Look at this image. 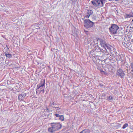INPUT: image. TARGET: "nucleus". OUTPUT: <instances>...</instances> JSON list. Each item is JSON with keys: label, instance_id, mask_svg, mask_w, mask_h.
<instances>
[{"label": "nucleus", "instance_id": "nucleus-1", "mask_svg": "<svg viewBox=\"0 0 133 133\" xmlns=\"http://www.w3.org/2000/svg\"><path fill=\"white\" fill-rule=\"evenodd\" d=\"M107 1V0H94L91 2L94 6L99 8L103 7Z\"/></svg>", "mask_w": 133, "mask_h": 133}, {"label": "nucleus", "instance_id": "nucleus-25", "mask_svg": "<svg viewBox=\"0 0 133 133\" xmlns=\"http://www.w3.org/2000/svg\"><path fill=\"white\" fill-rule=\"evenodd\" d=\"M55 115L57 117H58V114H55Z\"/></svg>", "mask_w": 133, "mask_h": 133}, {"label": "nucleus", "instance_id": "nucleus-17", "mask_svg": "<svg viewBox=\"0 0 133 133\" xmlns=\"http://www.w3.org/2000/svg\"><path fill=\"white\" fill-rule=\"evenodd\" d=\"M5 56H6V57L9 58H11V57H12L11 55L10 54H5Z\"/></svg>", "mask_w": 133, "mask_h": 133}, {"label": "nucleus", "instance_id": "nucleus-27", "mask_svg": "<svg viewBox=\"0 0 133 133\" xmlns=\"http://www.w3.org/2000/svg\"><path fill=\"white\" fill-rule=\"evenodd\" d=\"M127 72H128V70L127 69Z\"/></svg>", "mask_w": 133, "mask_h": 133}, {"label": "nucleus", "instance_id": "nucleus-28", "mask_svg": "<svg viewBox=\"0 0 133 133\" xmlns=\"http://www.w3.org/2000/svg\"><path fill=\"white\" fill-rule=\"evenodd\" d=\"M36 25H38V24H36Z\"/></svg>", "mask_w": 133, "mask_h": 133}, {"label": "nucleus", "instance_id": "nucleus-22", "mask_svg": "<svg viewBox=\"0 0 133 133\" xmlns=\"http://www.w3.org/2000/svg\"><path fill=\"white\" fill-rule=\"evenodd\" d=\"M84 31L85 32V34H87L88 35V32L87 31L85 30V29L84 30Z\"/></svg>", "mask_w": 133, "mask_h": 133}, {"label": "nucleus", "instance_id": "nucleus-18", "mask_svg": "<svg viewBox=\"0 0 133 133\" xmlns=\"http://www.w3.org/2000/svg\"><path fill=\"white\" fill-rule=\"evenodd\" d=\"M128 125V124L127 123H125V124L122 127V128L123 129H125Z\"/></svg>", "mask_w": 133, "mask_h": 133}, {"label": "nucleus", "instance_id": "nucleus-15", "mask_svg": "<svg viewBox=\"0 0 133 133\" xmlns=\"http://www.w3.org/2000/svg\"><path fill=\"white\" fill-rule=\"evenodd\" d=\"M59 119L61 121H63L64 120V117L63 115H59Z\"/></svg>", "mask_w": 133, "mask_h": 133}, {"label": "nucleus", "instance_id": "nucleus-12", "mask_svg": "<svg viewBox=\"0 0 133 133\" xmlns=\"http://www.w3.org/2000/svg\"><path fill=\"white\" fill-rule=\"evenodd\" d=\"M106 48H107V49L109 50L111 49L110 45L108 44H106L105 45V47L104 48V49H105L106 50H107L106 49Z\"/></svg>", "mask_w": 133, "mask_h": 133}, {"label": "nucleus", "instance_id": "nucleus-26", "mask_svg": "<svg viewBox=\"0 0 133 133\" xmlns=\"http://www.w3.org/2000/svg\"><path fill=\"white\" fill-rule=\"evenodd\" d=\"M115 1H119V0H115Z\"/></svg>", "mask_w": 133, "mask_h": 133}, {"label": "nucleus", "instance_id": "nucleus-6", "mask_svg": "<svg viewBox=\"0 0 133 133\" xmlns=\"http://www.w3.org/2000/svg\"><path fill=\"white\" fill-rule=\"evenodd\" d=\"M117 74L121 77L123 78L124 77L125 75V73L122 69L120 68L117 70Z\"/></svg>", "mask_w": 133, "mask_h": 133}, {"label": "nucleus", "instance_id": "nucleus-8", "mask_svg": "<svg viewBox=\"0 0 133 133\" xmlns=\"http://www.w3.org/2000/svg\"><path fill=\"white\" fill-rule=\"evenodd\" d=\"M26 96L25 93L23 92L21 94L18 95V98L20 101H22Z\"/></svg>", "mask_w": 133, "mask_h": 133}, {"label": "nucleus", "instance_id": "nucleus-4", "mask_svg": "<svg viewBox=\"0 0 133 133\" xmlns=\"http://www.w3.org/2000/svg\"><path fill=\"white\" fill-rule=\"evenodd\" d=\"M111 26L109 28V29L111 34H117V30L119 27L118 26L115 24H111Z\"/></svg>", "mask_w": 133, "mask_h": 133}, {"label": "nucleus", "instance_id": "nucleus-14", "mask_svg": "<svg viewBox=\"0 0 133 133\" xmlns=\"http://www.w3.org/2000/svg\"><path fill=\"white\" fill-rule=\"evenodd\" d=\"M130 66L131 67V74L133 75V62L131 63L130 64Z\"/></svg>", "mask_w": 133, "mask_h": 133}, {"label": "nucleus", "instance_id": "nucleus-11", "mask_svg": "<svg viewBox=\"0 0 133 133\" xmlns=\"http://www.w3.org/2000/svg\"><path fill=\"white\" fill-rule=\"evenodd\" d=\"M90 130L89 129H85L81 131L80 133H90Z\"/></svg>", "mask_w": 133, "mask_h": 133}, {"label": "nucleus", "instance_id": "nucleus-29", "mask_svg": "<svg viewBox=\"0 0 133 133\" xmlns=\"http://www.w3.org/2000/svg\"><path fill=\"white\" fill-rule=\"evenodd\" d=\"M133 21V19L132 20V21Z\"/></svg>", "mask_w": 133, "mask_h": 133}, {"label": "nucleus", "instance_id": "nucleus-19", "mask_svg": "<svg viewBox=\"0 0 133 133\" xmlns=\"http://www.w3.org/2000/svg\"><path fill=\"white\" fill-rule=\"evenodd\" d=\"M100 72L102 74H104V75H107V73L106 72H105L104 71H103L102 70H101V69H100Z\"/></svg>", "mask_w": 133, "mask_h": 133}, {"label": "nucleus", "instance_id": "nucleus-23", "mask_svg": "<svg viewBox=\"0 0 133 133\" xmlns=\"http://www.w3.org/2000/svg\"><path fill=\"white\" fill-rule=\"evenodd\" d=\"M97 48L98 49V52H100L101 51V49H100L98 47H97V48H96V49ZM97 49H96V51L97 50Z\"/></svg>", "mask_w": 133, "mask_h": 133}, {"label": "nucleus", "instance_id": "nucleus-3", "mask_svg": "<svg viewBox=\"0 0 133 133\" xmlns=\"http://www.w3.org/2000/svg\"><path fill=\"white\" fill-rule=\"evenodd\" d=\"M84 26L87 29L90 28L92 27L94 23L89 19H85L84 21Z\"/></svg>", "mask_w": 133, "mask_h": 133}, {"label": "nucleus", "instance_id": "nucleus-5", "mask_svg": "<svg viewBox=\"0 0 133 133\" xmlns=\"http://www.w3.org/2000/svg\"><path fill=\"white\" fill-rule=\"evenodd\" d=\"M94 13L93 11L90 9H87L86 15L84 16V18H88Z\"/></svg>", "mask_w": 133, "mask_h": 133}, {"label": "nucleus", "instance_id": "nucleus-13", "mask_svg": "<svg viewBox=\"0 0 133 133\" xmlns=\"http://www.w3.org/2000/svg\"><path fill=\"white\" fill-rule=\"evenodd\" d=\"M51 105L53 108H58V105L54 102L52 103V104H51Z\"/></svg>", "mask_w": 133, "mask_h": 133}, {"label": "nucleus", "instance_id": "nucleus-9", "mask_svg": "<svg viewBox=\"0 0 133 133\" xmlns=\"http://www.w3.org/2000/svg\"><path fill=\"white\" fill-rule=\"evenodd\" d=\"M123 46L126 48H129V46L130 45V44L127 41L123 42Z\"/></svg>", "mask_w": 133, "mask_h": 133}, {"label": "nucleus", "instance_id": "nucleus-7", "mask_svg": "<svg viewBox=\"0 0 133 133\" xmlns=\"http://www.w3.org/2000/svg\"><path fill=\"white\" fill-rule=\"evenodd\" d=\"M45 81L44 80L42 81L41 82V83L37 85V88L36 89V93L37 94L38 91H39V89L40 88V89H42V88L44 85Z\"/></svg>", "mask_w": 133, "mask_h": 133}, {"label": "nucleus", "instance_id": "nucleus-2", "mask_svg": "<svg viewBox=\"0 0 133 133\" xmlns=\"http://www.w3.org/2000/svg\"><path fill=\"white\" fill-rule=\"evenodd\" d=\"M52 127L48 129V131L51 133H55V131L58 129V123H51Z\"/></svg>", "mask_w": 133, "mask_h": 133}, {"label": "nucleus", "instance_id": "nucleus-20", "mask_svg": "<svg viewBox=\"0 0 133 133\" xmlns=\"http://www.w3.org/2000/svg\"><path fill=\"white\" fill-rule=\"evenodd\" d=\"M44 88L42 89H41V90H40V92H39V94H40L41 92H42L43 93H44Z\"/></svg>", "mask_w": 133, "mask_h": 133}, {"label": "nucleus", "instance_id": "nucleus-16", "mask_svg": "<svg viewBox=\"0 0 133 133\" xmlns=\"http://www.w3.org/2000/svg\"><path fill=\"white\" fill-rule=\"evenodd\" d=\"M113 97L111 95L109 97L107 98V99L109 100H113Z\"/></svg>", "mask_w": 133, "mask_h": 133}, {"label": "nucleus", "instance_id": "nucleus-30", "mask_svg": "<svg viewBox=\"0 0 133 133\" xmlns=\"http://www.w3.org/2000/svg\"><path fill=\"white\" fill-rule=\"evenodd\" d=\"M7 48H8V49H9L8 47Z\"/></svg>", "mask_w": 133, "mask_h": 133}, {"label": "nucleus", "instance_id": "nucleus-10", "mask_svg": "<svg viewBox=\"0 0 133 133\" xmlns=\"http://www.w3.org/2000/svg\"><path fill=\"white\" fill-rule=\"evenodd\" d=\"M100 44L101 46L103 48L105 47L106 44L105 43L104 41L102 39L100 41Z\"/></svg>", "mask_w": 133, "mask_h": 133}, {"label": "nucleus", "instance_id": "nucleus-24", "mask_svg": "<svg viewBox=\"0 0 133 133\" xmlns=\"http://www.w3.org/2000/svg\"><path fill=\"white\" fill-rule=\"evenodd\" d=\"M62 127L61 125V124H59V129L61 128Z\"/></svg>", "mask_w": 133, "mask_h": 133}, {"label": "nucleus", "instance_id": "nucleus-21", "mask_svg": "<svg viewBox=\"0 0 133 133\" xmlns=\"http://www.w3.org/2000/svg\"><path fill=\"white\" fill-rule=\"evenodd\" d=\"M126 17L127 18H130L131 17V16L130 15H128V14H126Z\"/></svg>", "mask_w": 133, "mask_h": 133}]
</instances>
